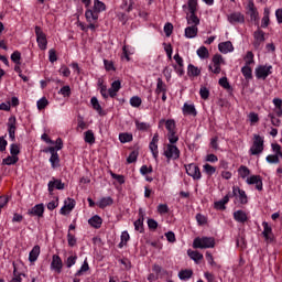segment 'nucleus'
<instances>
[{"instance_id": "1", "label": "nucleus", "mask_w": 282, "mask_h": 282, "mask_svg": "<svg viewBox=\"0 0 282 282\" xmlns=\"http://www.w3.org/2000/svg\"><path fill=\"white\" fill-rule=\"evenodd\" d=\"M238 175L242 178L246 180L247 184L249 186H254L256 185V191H263V178L261 175H250V169L246 165H240L238 169ZM249 176V177H248Z\"/></svg>"}, {"instance_id": "2", "label": "nucleus", "mask_w": 282, "mask_h": 282, "mask_svg": "<svg viewBox=\"0 0 282 282\" xmlns=\"http://www.w3.org/2000/svg\"><path fill=\"white\" fill-rule=\"evenodd\" d=\"M107 10V4L100 0H94V7L87 8L85 12L86 21H98L100 17V12H105Z\"/></svg>"}, {"instance_id": "3", "label": "nucleus", "mask_w": 282, "mask_h": 282, "mask_svg": "<svg viewBox=\"0 0 282 282\" xmlns=\"http://www.w3.org/2000/svg\"><path fill=\"white\" fill-rule=\"evenodd\" d=\"M215 247V239L213 237H196L193 241V248L195 250H206Z\"/></svg>"}, {"instance_id": "4", "label": "nucleus", "mask_w": 282, "mask_h": 282, "mask_svg": "<svg viewBox=\"0 0 282 282\" xmlns=\"http://www.w3.org/2000/svg\"><path fill=\"white\" fill-rule=\"evenodd\" d=\"M35 36H36V43L37 47L45 52L47 50V35L45 32H43V29L39 25L35 26Z\"/></svg>"}, {"instance_id": "5", "label": "nucleus", "mask_w": 282, "mask_h": 282, "mask_svg": "<svg viewBox=\"0 0 282 282\" xmlns=\"http://www.w3.org/2000/svg\"><path fill=\"white\" fill-rule=\"evenodd\" d=\"M188 12L189 13L186 14L187 25H195V28H197L200 23V20L197 17V7H193V4H191V7H188Z\"/></svg>"}, {"instance_id": "6", "label": "nucleus", "mask_w": 282, "mask_h": 282, "mask_svg": "<svg viewBox=\"0 0 282 282\" xmlns=\"http://www.w3.org/2000/svg\"><path fill=\"white\" fill-rule=\"evenodd\" d=\"M163 155H165L167 160H180V148H177V145L166 144Z\"/></svg>"}, {"instance_id": "7", "label": "nucleus", "mask_w": 282, "mask_h": 282, "mask_svg": "<svg viewBox=\"0 0 282 282\" xmlns=\"http://www.w3.org/2000/svg\"><path fill=\"white\" fill-rule=\"evenodd\" d=\"M251 155H259L263 153V138L259 134H254L253 144L250 148Z\"/></svg>"}, {"instance_id": "8", "label": "nucleus", "mask_w": 282, "mask_h": 282, "mask_svg": "<svg viewBox=\"0 0 282 282\" xmlns=\"http://www.w3.org/2000/svg\"><path fill=\"white\" fill-rule=\"evenodd\" d=\"M272 74V65H260L256 68V77L258 80H265Z\"/></svg>"}, {"instance_id": "9", "label": "nucleus", "mask_w": 282, "mask_h": 282, "mask_svg": "<svg viewBox=\"0 0 282 282\" xmlns=\"http://www.w3.org/2000/svg\"><path fill=\"white\" fill-rule=\"evenodd\" d=\"M213 64H214V69L213 66H209V69L213 72V74H221V65H226V62L224 61V56L220 54H215L213 56Z\"/></svg>"}, {"instance_id": "10", "label": "nucleus", "mask_w": 282, "mask_h": 282, "mask_svg": "<svg viewBox=\"0 0 282 282\" xmlns=\"http://www.w3.org/2000/svg\"><path fill=\"white\" fill-rule=\"evenodd\" d=\"M158 142H160V134L156 132V133H154V135L149 144V149H150L155 162H158V158H160V150H158Z\"/></svg>"}, {"instance_id": "11", "label": "nucleus", "mask_w": 282, "mask_h": 282, "mask_svg": "<svg viewBox=\"0 0 282 282\" xmlns=\"http://www.w3.org/2000/svg\"><path fill=\"white\" fill-rule=\"evenodd\" d=\"M8 127V133L11 142H14L17 140V117L11 116L7 123Z\"/></svg>"}, {"instance_id": "12", "label": "nucleus", "mask_w": 282, "mask_h": 282, "mask_svg": "<svg viewBox=\"0 0 282 282\" xmlns=\"http://www.w3.org/2000/svg\"><path fill=\"white\" fill-rule=\"evenodd\" d=\"M186 173L193 180H202V172L199 171V166L195 163H191L186 166Z\"/></svg>"}, {"instance_id": "13", "label": "nucleus", "mask_w": 282, "mask_h": 282, "mask_svg": "<svg viewBox=\"0 0 282 282\" xmlns=\"http://www.w3.org/2000/svg\"><path fill=\"white\" fill-rule=\"evenodd\" d=\"M248 14L250 15V20L253 21L254 25H259V10L254 6V1L250 0L248 3Z\"/></svg>"}, {"instance_id": "14", "label": "nucleus", "mask_w": 282, "mask_h": 282, "mask_svg": "<svg viewBox=\"0 0 282 282\" xmlns=\"http://www.w3.org/2000/svg\"><path fill=\"white\" fill-rule=\"evenodd\" d=\"M44 214H45V205H43V203L37 204L28 210V215L30 217H39V219H41Z\"/></svg>"}, {"instance_id": "15", "label": "nucleus", "mask_w": 282, "mask_h": 282, "mask_svg": "<svg viewBox=\"0 0 282 282\" xmlns=\"http://www.w3.org/2000/svg\"><path fill=\"white\" fill-rule=\"evenodd\" d=\"M51 270H54L57 274H61V272H63V259H61V256L53 254Z\"/></svg>"}, {"instance_id": "16", "label": "nucleus", "mask_w": 282, "mask_h": 282, "mask_svg": "<svg viewBox=\"0 0 282 282\" xmlns=\"http://www.w3.org/2000/svg\"><path fill=\"white\" fill-rule=\"evenodd\" d=\"M227 21L231 25H236V23H246V15L241 12H234L227 15Z\"/></svg>"}, {"instance_id": "17", "label": "nucleus", "mask_w": 282, "mask_h": 282, "mask_svg": "<svg viewBox=\"0 0 282 282\" xmlns=\"http://www.w3.org/2000/svg\"><path fill=\"white\" fill-rule=\"evenodd\" d=\"M262 227V235L265 241H268V243H272L274 241V232H272V227L268 224V221H263Z\"/></svg>"}, {"instance_id": "18", "label": "nucleus", "mask_w": 282, "mask_h": 282, "mask_svg": "<svg viewBox=\"0 0 282 282\" xmlns=\"http://www.w3.org/2000/svg\"><path fill=\"white\" fill-rule=\"evenodd\" d=\"M232 195H234V197L239 198L240 204H248V195H246V191H243L237 186H234Z\"/></svg>"}, {"instance_id": "19", "label": "nucleus", "mask_w": 282, "mask_h": 282, "mask_svg": "<svg viewBox=\"0 0 282 282\" xmlns=\"http://www.w3.org/2000/svg\"><path fill=\"white\" fill-rule=\"evenodd\" d=\"M47 186H48V193H54V188H56V191L65 189V183H63L58 178H53V181H50Z\"/></svg>"}, {"instance_id": "20", "label": "nucleus", "mask_w": 282, "mask_h": 282, "mask_svg": "<svg viewBox=\"0 0 282 282\" xmlns=\"http://www.w3.org/2000/svg\"><path fill=\"white\" fill-rule=\"evenodd\" d=\"M120 89H122V82L120 79L112 82L111 87L108 89L109 97L116 98Z\"/></svg>"}, {"instance_id": "21", "label": "nucleus", "mask_w": 282, "mask_h": 282, "mask_svg": "<svg viewBox=\"0 0 282 282\" xmlns=\"http://www.w3.org/2000/svg\"><path fill=\"white\" fill-rule=\"evenodd\" d=\"M218 50L221 54H228L229 52H235V46H232V42H221L218 44Z\"/></svg>"}, {"instance_id": "22", "label": "nucleus", "mask_w": 282, "mask_h": 282, "mask_svg": "<svg viewBox=\"0 0 282 282\" xmlns=\"http://www.w3.org/2000/svg\"><path fill=\"white\" fill-rule=\"evenodd\" d=\"M166 91H169V86H166V83H164V80L159 77L156 79V88L154 93L156 94V96H160V94H166Z\"/></svg>"}, {"instance_id": "23", "label": "nucleus", "mask_w": 282, "mask_h": 282, "mask_svg": "<svg viewBox=\"0 0 282 282\" xmlns=\"http://www.w3.org/2000/svg\"><path fill=\"white\" fill-rule=\"evenodd\" d=\"M41 254V247L39 245L34 246L29 253V261L30 263H34L37 261Z\"/></svg>"}, {"instance_id": "24", "label": "nucleus", "mask_w": 282, "mask_h": 282, "mask_svg": "<svg viewBox=\"0 0 282 282\" xmlns=\"http://www.w3.org/2000/svg\"><path fill=\"white\" fill-rule=\"evenodd\" d=\"M199 34V29L195 25L185 28V39H195Z\"/></svg>"}, {"instance_id": "25", "label": "nucleus", "mask_w": 282, "mask_h": 282, "mask_svg": "<svg viewBox=\"0 0 282 282\" xmlns=\"http://www.w3.org/2000/svg\"><path fill=\"white\" fill-rule=\"evenodd\" d=\"M234 219L238 221V224H246V221H248V215L246 212L238 209L234 213Z\"/></svg>"}, {"instance_id": "26", "label": "nucleus", "mask_w": 282, "mask_h": 282, "mask_svg": "<svg viewBox=\"0 0 282 282\" xmlns=\"http://www.w3.org/2000/svg\"><path fill=\"white\" fill-rule=\"evenodd\" d=\"M183 115L184 116H197V109H195V105H189L185 102L183 105Z\"/></svg>"}, {"instance_id": "27", "label": "nucleus", "mask_w": 282, "mask_h": 282, "mask_svg": "<svg viewBox=\"0 0 282 282\" xmlns=\"http://www.w3.org/2000/svg\"><path fill=\"white\" fill-rule=\"evenodd\" d=\"M89 226H91V228H101L102 226V218L98 215L93 216L89 220H88Z\"/></svg>"}, {"instance_id": "28", "label": "nucleus", "mask_w": 282, "mask_h": 282, "mask_svg": "<svg viewBox=\"0 0 282 282\" xmlns=\"http://www.w3.org/2000/svg\"><path fill=\"white\" fill-rule=\"evenodd\" d=\"M113 205V198L111 196L108 197H102L100 200L97 203V206L101 209L107 208V206H112Z\"/></svg>"}, {"instance_id": "29", "label": "nucleus", "mask_w": 282, "mask_h": 282, "mask_svg": "<svg viewBox=\"0 0 282 282\" xmlns=\"http://www.w3.org/2000/svg\"><path fill=\"white\" fill-rule=\"evenodd\" d=\"M187 254H188L189 259L195 261V263H199V261H202V259H204V254L199 253V251L188 250Z\"/></svg>"}, {"instance_id": "30", "label": "nucleus", "mask_w": 282, "mask_h": 282, "mask_svg": "<svg viewBox=\"0 0 282 282\" xmlns=\"http://www.w3.org/2000/svg\"><path fill=\"white\" fill-rule=\"evenodd\" d=\"M90 105L99 116H102V106H100V101H98L97 97H91Z\"/></svg>"}, {"instance_id": "31", "label": "nucleus", "mask_w": 282, "mask_h": 282, "mask_svg": "<svg viewBox=\"0 0 282 282\" xmlns=\"http://www.w3.org/2000/svg\"><path fill=\"white\" fill-rule=\"evenodd\" d=\"M192 276L193 270L191 269L181 270L178 272V279H181V281H188V279H191Z\"/></svg>"}, {"instance_id": "32", "label": "nucleus", "mask_w": 282, "mask_h": 282, "mask_svg": "<svg viewBox=\"0 0 282 282\" xmlns=\"http://www.w3.org/2000/svg\"><path fill=\"white\" fill-rule=\"evenodd\" d=\"M17 162H19V156H13L12 154H11V156L9 155L2 160L3 166H12V165L17 164Z\"/></svg>"}, {"instance_id": "33", "label": "nucleus", "mask_w": 282, "mask_h": 282, "mask_svg": "<svg viewBox=\"0 0 282 282\" xmlns=\"http://www.w3.org/2000/svg\"><path fill=\"white\" fill-rule=\"evenodd\" d=\"M268 25H270V9L265 8L261 21V28L265 29Z\"/></svg>"}, {"instance_id": "34", "label": "nucleus", "mask_w": 282, "mask_h": 282, "mask_svg": "<svg viewBox=\"0 0 282 282\" xmlns=\"http://www.w3.org/2000/svg\"><path fill=\"white\" fill-rule=\"evenodd\" d=\"M134 124L138 131H148L151 129V123L142 122L140 120H135Z\"/></svg>"}, {"instance_id": "35", "label": "nucleus", "mask_w": 282, "mask_h": 282, "mask_svg": "<svg viewBox=\"0 0 282 282\" xmlns=\"http://www.w3.org/2000/svg\"><path fill=\"white\" fill-rule=\"evenodd\" d=\"M85 272H89V262H87V259L84 260L80 269L76 271L75 276H83Z\"/></svg>"}, {"instance_id": "36", "label": "nucleus", "mask_w": 282, "mask_h": 282, "mask_svg": "<svg viewBox=\"0 0 282 282\" xmlns=\"http://www.w3.org/2000/svg\"><path fill=\"white\" fill-rule=\"evenodd\" d=\"M119 141L121 142V144H127V142H132L133 141V134L131 133H120L119 134Z\"/></svg>"}, {"instance_id": "37", "label": "nucleus", "mask_w": 282, "mask_h": 282, "mask_svg": "<svg viewBox=\"0 0 282 282\" xmlns=\"http://www.w3.org/2000/svg\"><path fill=\"white\" fill-rule=\"evenodd\" d=\"M84 140L87 144H94L96 142V137L94 135V131L88 130L84 133Z\"/></svg>"}, {"instance_id": "38", "label": "nucleus", "mask_w": 282, "mask_h": 282, "mask_svg": "<svg viewBox=\"0 0 282 282\" xmlns=\"http://www.w3.org/2000/svg\"><path fill=\"white\" fill-rule=\"evenodd\" d=\"M187 74L188 76H199V74H202V70L197 68L195 65L188 64Z\"/></svg>"}, {"instance_id": "39", "label": "nucleus", "mask_w": 282, "mask_h": 282, "mask_svg": "<svg viewBox=\"0 0 282 282\" xmlns=\"http://www.w3.org/2000/svg\"><path fill=\"white\" fill-rule=\"evenodd\" d=\"M241 74L246 80H252V68L250 66H243L241 68Z\"/></svg>"}, {"instance_id": "40", "label": "nucleus", "mask_w": 282, "mask_h": 282, "mask_svg": "<svg viewBox=\"0 0 282 282\" xmlns=\"http://www.w3.org/2000/svg\"><path fill=\"white\" fill-rule=\"evenodd\" d=\"M204 169V173H206V175H208L209 177L215 175V173H217V167L206 163L205 165H203Z\"/></svg>"}, {"instance_id": "41", "label": "nucleus", "mask_w": 282, "mask_h": 282, "mask_svg": "<svg viewBox=\"0 0 282 282\" xmlns=\"http://www.w3.org/2000/svg\"><path fill=\"white\" fill-rule=\"evenodd\" d=\"M78 261V256L75 253L73 256H69L66 260H65V265L66 268H72L73 265H76V262Z\"/></svg>"}, {"instance_id": "42", "label": "nucleus", "mask_w": 282, "mask_h": 282, "mask_svg": "<svg viewBox=\"0 0 282 282\" xmlns=\"http://www.w3.org/2000/svg\"><path fill=\"white\" fill-rule=\"evenodd\" d=\"M50 162L52 169H58V166H61V159L58 158V154L51 155Z\"/></svg>"}, {"instance_id": "43", "label": "nucleus", "mask_w": 282, "mask_h": 282, "mask_svg": "<svg viewBox=\"0 0 282 282\" xmlns=\"http://www.w3.org/2000/svg\"><path fill=\"white\" fill-rule=\"evenodd\" d=\"M196 54L199 58H208L209 53L208 48L206 46H200L197 51Z\"/></svg>"}, {"instance_id": "44", "label": "nucleus", "mask_w": 282, "mask_h": 282, "mask_svg": "<svg viewBox=\"0 0 282 282\" xmlns=\"http://www.w3.org/2000/svg\"><path fill=\"white\" fill-rule=\"evenodd\" d=\"M165 128L167 130V133H174L175 132V120L167 119L165 121Z\"/></svg>"}, {"instance_id": "45", "label": "nucleus", "mask_w": 282, "mask_h": 282, "mask_svg": "<svg viewBox=\"0 0 282 282\" xmlns=\"http://www.w3.org/2000/svg\"><path fill=\"white\" fill-rule=\"evenodd\" d=\"M175 133L176 132H167V140L170 142L167 144H172V145L177 144V142L180 141V137H177Z\"/></svg>"}, {"instance_id": "46", "label": "nucleus", "mask_w": 282, "mask_h": 282, "mask_svg": "<svg viewBox=\"0 0 282 282\" xmlns=\"http://www.w3.org/2000/svg\"><path fill=\"white\" fill-rule=\"evenodd\" d=\"M58 94H61L64 98H69V96H72V87H69L68 85L63 86Z\"/></svg>"}, {"instance_id": "47", "label": "nucleus", "mask_w": 282, "mask_h": 282, "mask_svg": "<svg viewBox=\"0 0 282 282\" xmlns=\"http://www.w3.org/2000/svg\"><path fill=\"white\" fill-rule=\"evenodd\" d=\"M253 37L254 41H260L263 43L265 41V33L262 30L258 29L257 31H254Z\"/></svg>"}, {"instance_id": "48", "label": "nucleus", "mask_w": 282, "mask_h": 282, "mask_svg": "<svg viewBox=\"0 0 282 282\" xmlns=\"http://www.w3.org/2000/svg\"><path fill=\"white\" fill-rule=\"evenodd\" d=\"M19 153H21V148L17 143H12L10 145V154L14 158H19Z\"/></svg>"}, {"instance_id": "49", "label": "nucleus", "mask_w": 282, "mask_h": 282, "mask_svg": "<svg viewBox=\"0 0 282 282\" xmlns=\"http://www.w3.org/2000/svg\"><path fill=\"white\" fill-rule=\"evenodd\" d=\"M11 61H12V63H14L15 65H21V52L14 51V52L11 54Z\"/></svg>"}, {"instance_id": "50", "label": "nucleus", "mask_w": 282, "mask_h": 282, "mask_svg": "<svg viewBox=\"0 0 282 282\" xmlns=\"http://www.w3.org/2000/svg\"><path fill=\"white\" fill-rule=\"evenodd\" d=\"M36 105H37L39 111H43V109H45V107L50 105V101H47V98L43 97L37 100Z\"/></svg>"}, {"instance_id": "51", "label": "nucleus", "mask_w": 282, "mask_h": 282, "mask_svg": "<svg viewBox=\"0 0 282 282\" xmlns=\"http://www.w3.org/2000/svg\"><path fill=\"white\" fill-rule=\"evenodd\" d=\"M67 241H68V246L70 248H74V246H76L78 240L76 239V236L74 234H72V231H68L67 232Z\"/></svg>"}, {"instance_id": "52", "label": "nucleus", "mask_w": 282, "mask_h": 282, "mask_svg": "<svg viewBox=\"0 0 282 282\" xmlns=\"http://www.w3.org/2000/svg\"><path fill=\"white\" fill-rule=\"evenodd\" d=\"M199 96L203 100H208V98L210 97V90H208V88L202 86L199 89Z\"/></svg>"}, {"instance_id": "53", "label": "nucleus", "mask_w": 282, "mask_h": 282, "mask_svg": "<svg viewBox=\"0 0 282 282\" xmlns=\"http://www.w3.org/2000/svg\"><path fill=\"white\" fill-rule=\"evenodd\" d=\"M138 155L139 152L137 150H133L127 158L128 164H133V162H138Z\"/></svg>"}, {"instance_id": "54", "label": "nucleus", "mask_w": 282, "mask_h": 282, "mask_svg": "<svg viewBox=\"0 0 282 282\" xmlns=\"http://www.w3.org/2000/svg\"><path fill=\"white\" fill-rule=\"evenodd\" d=\"M272 151L273 153H275V155H278V158H282V148L281 144L279 143H272L271 144Z\"/></svg>"}, {"instance_id": "55", "label": "nucleus", "mask_w": 282, "mask_h": 282, "mask_svg": "<svg viewBox=\"0 0 282 282\" xmlns=\"http://www.w3.org/2000/svg\"><path fill=\"white\" fill-rule=\"evenodd\" d=\"M130 105L131 107L138 108L142 105V98L138 97V96H133L130 99Z\"/></svg>"}, {"instance_id": "56", "label": "nucleus", "mask_w": 282, "mask_h": 282, "mask_svg": "<svg viewBox=\"0 0 282 282\" xmlns=\"http://www.w3.org/2000/svg\"><path fill=\"white\" fill-rule=\"evenodd\" d=\"M196 221H197L198 226H206V224H208V218H206V216H204L202 214H197Z\"/></svg>"}, {"instance_id": "57", "label": "nucleus", "mask_w": 282, "mask_h": 282, "mask_svg": "<svg viewBox=\"0 0 282 282\" xmlns=\"http://www.w3.org/2000/svg\"><path fill=\"white\" fill-rule=\"evenodd\" d=\"M218 85H220L223 89H231L230 83L228 82V77L220 78Z\"/></svg>"}, {"instance_id": "58", "label": "nucleus", "mask_w": 282, "mask_h": 282, "mask_svg": "<svg viewBox=\"0 0 282 282\" xmlns=\"http://www.w3.org/2000/svg\"><path fill=\"white\" fill-rule=\"evenodd\" d=\"M268 118H270L271 123L273 124V127H281V119L276 118V116H274V113H269Z\"/></svg>"}, {"instance_id": "59", "label": "nucleus", "mask_w": 282, "mask_h": 282, "mask_svg": "<svg viewBox=\"0 0 282 282\" xmlns=\"http://www.w3.org/2000/svg\"><path fill=\"white\" fill-rule=\"evenodd\" d=\"M267 162L269 164H279L280 160H279V155L276 154H269L267 158H265Z\"/></svg>"}, {"instance_id": "60", "label": "nucleus", "mask_w": 282, "mask_h": 282, "mask_svg": "<svg viewBox=\"0 0 282 282\" xmlns=\"http://www.w3.org/2000/svg\"><path fill=\"white\" fill-rule=\"evenodd\" d=\"M134 230H137V232H144V221L142 220H135L134 221Z\"/></svg>"}, {"instance_id": "61", "label": "nucleus", "mask_w": 282, "mask_h": 282, "mask_svg": "<svg viewBox=\"0 0 282 282\" xmlns=\"http://www.w3.org/2000/svg\"><path fill=\"white\" fill-rule=\"evenodd\" d=\"M48 61L50 63H56V61H58V56L56 55V50L51 48L48 51Z\"/></svg>"}, {"instance_id": "62", "label": "nucleus", "mask_w": 282, "mask_h": 282, "mask_svg": "<svg viewBox=\"0 0 282 282\" xmlns=\"http://www.w3.org/2000/svg\"><path fill=\"white\" fill-rule=\"evenodd\" d=\"M98 90L101 94V97L104 98V100H107V98L110 97L109 96V89H107V85L99 87Z\"/></svg>"}, {"instance_id": "63", "label": "nucleus", "mask_w": 282, "mask_h": 282, "mask_svg": "<svg viewBox=\"0 0 282 282\" xmlns=\"http://www.w3.org/2000/svg\"><path fill=\"white\" fill-rule=\"evenodd\" d=\"M158 213H159L160 215H166V213H169V205H166V204H160V205L158 206Z\"/></svg>"}, {"instance_id": "64", "label": "nucleus", "mask_w": 282, "mask_h": 282, "mask_svg": "<svg viewBox=\"0 0 282 282\" xmlns=\"http://www.w3.org/2000/svg\"><path fill=\"white\" fill-rule=\"evenodd\" d=\"M148 227L150 230H158V220L153 218L148 219Z\"/></svg>"}]
</instances>
